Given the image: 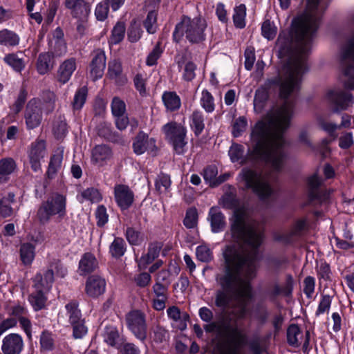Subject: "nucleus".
Returning <instances> with one entry per match:
<instances>
[{
    "label": "nucleus",
    "instance_id": "nucleus-32",
    "mask_svg": "<svg viewBox=\"0 0 354 354\" xmlns=\"http://www.w3.org/2000/svg\"><path fill=\"white\" fill-rule=\"evenodd\" d=\"M160 247L158 245H151L149 247L148 252L142 255L138 260V264L140 269H145L156 258H157L160 253Z\"/></svg>",
    "mask_w": 354,
    "mask_h": 354
},
{
    "label": "nucleus",
    "instance_id": "nucleus-36",
    "mask_svg": "<svg viewBox=\"0 0 354 354\" xmlns=\"http://www.w3.org/2000/svg\"><path fill=\"white\" fill-rule=\"evenodd\" d=\"M246 7L244 4H240L234 8L232 16L234 26L238 28H243L245 26Z\"/></svg>",
    "mask_w": 354,
    "mask_h": 354
},
{
    "label": "nucleus",
    "instance_id": "nucleus-12",
    "mask_svg": "<svg viewBox=\"0 0 354 354\" xmlns=\"http://www.w3.org/2000/svg\"><path fill=\"white\" fill-rule=\"evenodd\" d=\"M64 6L76 19L87 18L91 12V5L86 0H64Z\"/></svg>",
    "mask_w": 354,
    "mask_h": 354
},
{
    "label": "nucleus",
    "instance_id": "nucleus-64",
    "mask_svg": "<svg viewBox=\"0 0 354 354\" xmlns=\"http://www.w3.org/2000/svg\"><path fill=\"white\" fill-rule=\"evenodd\" d=\"M53 131L57 138L64 137L67 132L66 123L62 120L55 121L53 124Z\"/></svg>",
    "mask_w": 354,
    "mask_h": 354
},
{
    "label": "nucleus",
    "instance_id": "nucleus-58",
    "mask_svg": "<svg viewBox=\"0 0 354 354\" xmlns=\"http://www.w3.org/2000/svg\"><path fill=\"white\" fill-rule=\"evenodd\" d=\"M262 35L269 39H273L277 35V28L270 21H265L261 27Z\"/></svg>",
    "mask_w": 354,
    "mask_h": 354
},
{
    "label": "nucleus",
    "instance_id": "nucleus-54",
    "mask_svg": "<svg viewBox=\"0 0 354 354\" xmlns=\"http://www.w3.org/2000/svg\"><path fill=\"white\" fill-rule=\"evenodd\" d=\"M183 223L188 229H192L196 227L198 223V212L196 208H189L187 209Z\"/></svg>",
    "mask_w": 354,
    "mask_h": 354
},
{
    "label": "nucleus",
    "instance_id": "nucleus-37",
    "mask_svg": "<svg viewBox=\"0 0 354 354\" xmlns=\"http://www.w3.org/2000/svg\"><path fill=\"white\" fill-rule=\"evenodd\" d=\"M218 174L217 168L215 166L211 165L205 168L204 170L203 177L205 180L211 186H216L227 179L229 175L223 176L222 179H217L216 175Z\"/></svg>",
    "mask_w": 354,
    "mask_h": 354
},
{
    "label": "nucleus",
    "instance_id": "nucleus-6",
    "mask_svg": "<svg viewBox=\"0 0 354 354\" xmlns=\"http://www.w3.org/2000/svg\"><path fill=\"white\" fill-rule=\"evenodd\" d=\"M207 24L201 18L190 19L185 17L181 22L176 25L173 37L178 42L185 34L186 38L192 43H198L205 39V30Z\"/></svg>",
    "mask_w": 354,
    "mask_h": 354
},
{
    "label": "nucleus",
    "instance_id": "nucleus-26",
    "mask_svg": "<svg viewBox=\"0 0 354 354\" xmlns=\"http://www.w3.org/2000/svg\"><path fill=\"white\" fill-rule=\"evenodd\" d=\"M107 75L118 84H123L127 82V78L122 75L121 63L117 60L109 62Z\"/></svg>",
    "mask_w": 354,
    "mask_h": 354
},
{
    "label": "nucleus",
    "instance_id": "nucleus-51",
    "mask_svg": "<svg viewBox=\"0 0 354 354\" xmlns=\"http://www.w3.org/2000/svg\"><path fill=\"white\" fill-rule=\"evenodd\" d=\"M50 46L53 57H60L66 54L67 51L66 44L64 40H50Z\"/></svg>",
    "mask_w": 354,
    "mask_h": 354
},
{
    "label": "nucleus",
    "instance_id": "nucleus-40",
    "mask_svg": "<svg viewBox=\"0 0 354 354\" xmlns=\"http://www.w3.org/2000/svg\"><path fill=\"white\" fill-rule=\"evenodd\" d=\"M287 338L289 344L293 346H298L302 338V333L296 324L290 325L287 330Z\"/></svg>",
    "mask_w": 354,
    "mask_h": 354
},
{
    "label": "nucleus",
    "instance_id": "nucleus-27",
    "mask_svg": "<svg viewBox=\"0 0 354 354\" xmlns=\"http://www.w3.org/2000/svg\"><path fill=\"white\" fill-rule=\"evenodd\" d=\"M35 245L30 243H21L19 248L20 260L24 266L32 263L35 257Z\"/></svg>",
    "mask_w": 354,
    "mask_h": 354
},
{
    "label": "nucleus",
    "instance_id": "nucleus-44",
    "mask_svg": "<svg viewBox=\"0 0 354 354\" xmlns=\"http://www.w3.org/2000/svg\"><path fill=\"white\" fill-rule=\"evenodd\" d=\"M46 297L43 291H36L29 297V301L35 310L37 311L44 308L46 306Z\"/></svg>",
    "mask_w": 354,
    "mask_h": 354
},
{
    "label": "nucleus",
    "instance_id": "nucleus-41",
    "mask_svg": "<svg viewBox=\"0 0 354 354\" xmlns=\"http://www.w3.org/2000/svg\"><path fill=\"white\" fill-rule=\"evenodd\" d=\"M126 251V244L122 238H115L109 247L111 254L115 258H119L124 255Z\"/></svg>",
    "mask_w": 354,
    "mask_h": 354
},
{
    "label": "nucleus",
    "instance_id": "nucleus-19",
    "mask_svg": "<svg viewBox=\"0 0 354 354\" xmlns=\"http://www.w3.org/2000/svg\"><path fill=\"white\" fill-rule=\"evenodd\" d=\"M111 157L112 151L108 146L97 145L92 150L91 162L98 167H102L106 165Z\"/></svg>",
    "mask_w": 354,
    "mask_h": 354
},
{
    "label": "nucleus",
    "instance_id": "nucleus-38",
    "mask_svg": "<svg viewBox=\"0 0 354 354\" xmlns=\"http://www.w3.org/2000/svg\"><path fill=\"white\" fill-rule=\"evenodd\" d=\"M200 104L205 112L212 113L215 109V102L213 95L207 91L203 90L200 98Z\"/></svg>",
    "mask_w": 354,
    "mask_h": 354
},
{
    "label": "nucleus",
    "instance_id": "nucleus-30",
    "mask_svg": "<svg viewBox=\"0 0 354 354\" xmlns=\"http://www.w3.org/2000/svg\"><path fill=\"white\" fill-rule=\"evenodd\" d=\"M97 266L95 257L91 253H86L80 261L79 270L82 274H86L93 272Z\"/></svg>",
    "mask_w": 354,
    "mask_h": 354
},
{
    "label": "nucleus",
    "instance_id": "nucleus-21",
    "mask_svg": "<svg viewBox=\"0 0 354 354\" xmlns=\"http://www.w3.org/2000/svg\"><path fill=\"white\" fill-rule=\"evenodd\" d=\"M106 66V56L103 51H96L91 64V76L93 80L102 77Z\"/></svg>",
    "mask_w": 354,
    "mask_h": 354
},
{
    "label": "nucleus",
    "instance_id": "nucleus-2",
    "mask_svg": "<svg viewBox=\"0 0 354 354\" xmlns=\"http://www.w3.org/2000/svg\"><path fill=\"white\" fill-rule=\"evenodd\" d=\"M293 102L286 100L280 107L272 110L252 128L247 153L243 145L234 143L228 154L232 162L243 165L265 161L274 171L284 166L286 157L283 134L289 127L294 115Z\"/></svg>",
    "mask_w": 354,
    "mask_h": 354
},
{
    "label": "nucleus",
    "instance_id": "nucleus-13",
    "mask_svg": "<svg viewBox=\"0 0 354 354\" xmlns=\"http://www.w3.org/2000/svg\"><path fill=\"white\" fill-rule=\"evenodd\" d=\"M24 348V341L21 335L10 333L3 339L1 351L4 354H20Z\"/></svg>",
    "mask_w": 354,
    "mask_h": 354
},
{
    "label": "nucleus",
    "instance_id": "nucleus-35",
    "mask_svg": "<svg viewBox=\"0 0 354 354\" xmlns=\"http://www.w3.org/2000/svg\"><path fill=\"white\" fill-rule=\"evenodd\" d=\"M66 316L71 324H76L82 320V316L80 310L78 308V304L76 301H71L65 306Z\"/></svg>",
    "mask_w": 354,
    "mask_h": 354
},
{
    "label": "nucleus",
    "instance_id": "nucleus-61",
    "mask_svg": "<svg viewBox=\"0 0 354 354\" xmlns=\"http://www.w3.org/2000/svg\"><path fill=\"white\" fill-rule=\"evenodd\" d=\"M170 178L166 174L159 176L156 180V188L160 193L166 192L170 187Z\"/></svg>",
    "mask_w": 354,
    "mask_h": 354
},
{
    "label": "nucleus",
    "instance_id": "nucleus-9",
    "mask_svg": "<svg viewBox=\"0 0 354 354\" xmlns=\"http://www.w3.org/2000/svg\"><path fill=\"white\" fill-rule=\"evenodd\" d=\"M129 329L141 341L147 337V324L145 315L139 310L130 312L126 317Z\"/></svg>",
    "mask_w": 354,
    "mask_h": 354
},
{
    "label": "nucleus",
    "instance_id": "nucleus-1",
    "mask_svg": "<svg viewBox=\"0 0 354 354\" xmlns=\"http://www.w3.org/2000/svg\"><path fill=\"white\" fill-rule=\"evenodd\" d=\"M232 243L223 251L225 272L216 277L223 290L216 292L215 304L225 308L230 297H247L250 295V283L256 275L257 248L263 241L260 224L253 220L248 210H234L231 225Z\"/></svg>",
    "mask_w": 354,
    "mask_h": 354
},
{
    "label": "nucleus",
    "instance_id": "nucleus-47",
    "mask_svg": "<svg viewBox=\"0 0 354 354\" xmlns=\"http://www.w3.org/2000/svg\"><path fill=\"white\" fill-rule=\"evenodd\" d=\"M103 338L104 342L109 345L111 346H115L119 339V334L117 328L114 326H106L104 328Z\"/></svg>",
    "mask_w": 354,
    "mask_h": 354
},
{
    "label": "nucleus",
    "instance_id": "nucleus-11",
    "mask_svg": "<svg viewBox=\"0 0 354 354\" xmlns=\"http://www.w3.org/2000/svg\"><path fill=\"white\" fill-rule=\"evenodd\" d=\"M46 154V143L44 140H37L31 145L28 157L31 168L34 171H41V160Z\"/></svg>",
    "mask_w": 354,
    "mask_h": 354
},
{
    "label": "nucleus",
    "instance_id": "nucleus-59",
    "mask_svg": "<svg viewBox=\"0 0 354 354\" xmlns=\"http://www.w3.org/2000/svg\"><path fill=\"white\" fill-rule=\"evenodd\" d=\"M126 237L131 245H139L143 240V236L140 232L132 227L127 228Z\"/></svg>",
    "mask_w": 354,
    "mask_h": 354
},
{
    "label": "nucleus",
    "instance_id": "nucleus-52",
    "mask_svg": "<svg viewBox=\"0 0 354 354\" xmlns=\"http://www.w3.org/2000/svg\"><path fill=\"white\" fill-rule=\"evenodd\" d=\"M268 97V92L264 88L257 90L254 99V109L256 112H261L263 108L264 103Z\"/></svg>",
    "mask_w": 354,
    "mask_h": 354
},
{
    "label": "nucleus",
    "instance_id": "nucleus-45",
    "mask_svg": "<svg viewBox=\"0 0 354 354\" xmlns=\"http://www.w3.org/2000/svg\"><path fill=\"white\" fill-rule=\"evenodd\" d=\"M41 350L42 351H50L55 348V339L52 333L44 331L40 335L39 339Z\"/></svg>",
    "mask_w": 354,
    "mask_h": 354
},
{
    "label": "nucleus",
    "instance_id": "nucleus-23",
    "mask_svg": "<svg viewBox=\"0 0 354 354\" xmlns=\"http://www.w3.org/2000/svg\"><path fill=\"white\" fill-rule=\"evenodd\" d=\"M16 169L17 163L12 158L0 159V184L7 183Z\"/></svg>",
    "mask_w": 354,
    "mask_h": 354
},
{
    "label": "nucleus",
    "instance_id": "nucleus-5",
    "mask_svg": "<svg viewBox=\"0 0 354 354\" xmlns=\"http://www.w3.org/2000/svg\"><path fill=\"white\" fill-rule=\"evenodd\" d=\"M56 100L55 94L51 91L44 93L43 100L32 99L27 104L25 113L26 124L28 129H32L37 127L41 121V110L46 113L53 111L55 109Z\"/></svg>",
    "mask_w": 354,
    "mask_h": 354
},
{
    "label": "nucleus",
    "instance_id": "nucleus-63",
    "mask_svg": "<svg viewBox=\"0 0 354 354\" xmlns=\"http://www.w3.org/2000/svg\"><path fill=\"white\" fill-rule=\"evenodd\" d=\"M73 329V337L76 339L82 338L87 333V327L84 325V319L72 324Z\"/></svg>",
    "mask_w": 354,
    "mask_h": 354
},
{
    "label": "nucleus",
    "instance_id": "nucleus-62",
    "mask_svg": "<svg viewBox=\"0 0 354 354\" xmlns=\"http://www.w3.org/2000/svg\"><path fill=\"white\" fill-rule=\"evenodd\" d=\"M142 30L136 21L132 23L128 30L127 35L131 42H136L141 37Z\"/></svg>",
    "mask_w": 354,
    "mask_h": 354
},
{
    "label": "nucleus",
    "instance_id": "nucleus-29",
    "mask_svg": "<svg viewBox=\"0 0 354 354\" xmlns=\"http://www.w3.org/2000/svg\"><path fill=\"white\" fill-rule=\"evenodd\" d=\"M63 151H59L53 154L50 160L46 176L49 179L54 178L60 170L62 165Z\"/></svg>",
    "mask_w": 354,
    "mask_h": 354
},
{
    "label": "nucleus",
    "instance_id": "nucleus-14",
    "mask_svg": "<svg viewBox=\"0 0 354 354\" xmlns=\"http://www.w3.org/2000/svg\"><path fill=\"white\" fill-rule=\"evenodd\" d=\"M115 199L122 209H127L133 203L134 195L130 188L124 185H116L114 188Z\"/></svg>",
    "mask_w": 354,
    "mask_h": 354
},
{
    "label": "nucleus",
    "instance_id": "nucleus-48",
    "mask_svg": "<svg viewBox=\"0 0 354 354\" xmlns=\"http://www.w3.org/2000/svg\"><path fill=\"white\" fill-rule=\"evenodd\" d=\"M251 297V286H250V295L247 297H239V306L232 310V314L236 319H243L246 314L247 301Z\"/></svg>",
    "mask_w": 354,
    "mask_h": 354
},
{
    "label": "nucleus",
    "instance_id": "nucleus-49",
    "mask_svg": "<svg viewBox=\"0 0 354 354\" xmlns=\"http://www.w3.org/2000/svg\"><path fill=\"white\" fill-rule=\"evenodd\" d=\"M3 60L8 65L18 72L22 71L25 66L24 60L13 53L6 55Z\"/></svg>",
    "mask_w": 354,
    "mask_h": 354
},
{
    "label": "nucleus",
    "instance_id": "nucleus-33",
    "mask_svg": "<svg viewBox=\"0 0 354 354\" xmlns=\"http://www.w3.org/2000/svg\"><path fill=\"white\" fill-rule=\"evenodd\" d=\"M162 98L166 109L170 111L178 110L180 107V98L175 92H165Z\"/></svg>",
    "mask_w": 354,
    "mask_h": 354
},
{
    "label": "nucleus",
    "instance_id": "nucleus-18",
    "mask_svg": "<svg viewBox=\"0 0 354 354\" xmlns=\"http://www.w3.org/2000/svg\"><path fill=\"white\" fill-rule=\"evenodd\" d=\"M54 282V274L52 269H48L44 276L37 273L33 279V287L36 291L48 292L50 290Z\"/></svg>",
    "mask_w": 354,
    "mask_h": 354
},
{
    "label": "nucleus",
    "instance_id": "nucleus-24",
    "mask_svg": "<svg viewBox=\"0 0 354 354\" xmlns=\"http://www.w3.org/2000/svg\"><path fill=\"white\" fill-rule=\"evenodd\" d=\"M208 219L210 221L212 230L214 233L222 231L225 226V219L218 207H212L209 211Z\"/></svg>",
    "mask_w": 354,
    "mask_h": 354
},
{
    "label": "nucleus",
    "instance_id": "nucleus-31",
    "mask_svg": "<svg viewBox=\"0 0 354 354\" xmlns=\"http://www.w3.org/2000/svg\"><path fill=\"white\" fill-rule=\"evenodd\" d=\"M53 57L50 53H44L39 55L37 70L39 74L44 75L53 68Z\"/></svg>",
    "mask_w": 354,
    "mask_h": 354
},
{
    "label": "nucleus",
    "instance_id": "nucleus-10",
    "mask_svg": "<svg viewBox=\"0 0 354 354\" xmlns=\"http://www.w3.org/2000/svg\"><path fill=\"white\" fill-rule=\"evenodd\" d=\"M245 341V335L241 330L237 327L229 328L225 354H241L239 349Z\"/></svg>",
    "mask_w": 354,
    "mask_h": 354
},
{
    "label": "nucleus",
    "instance_id": "nucleus-53",
    "mask_svg": "<svg viewBox=\"0 0 354 354\" xmlns=\"http://www.w3.org/2000/svg\"><path fill=\"white\" fill-rule=\"evenodd\" d=\"M196 254L198 260L202 262H209L213 259L212 252L206 245H198L196 249Z\"/></svg>",
    "mask_w": 354,
    "mask_h": 354
},
{
    "label": "nucleus",
    "instance_id": "nucleus-60",
    "mask_svg": "<svg viewBox=\"0 0 354 354\" xmlns=\"http://www.w3.org/2000/svg\"><path fill=\"white\" fill-rule=\"evenodd\" d=\"M157 14L154 10L149 11L145 21V27L149 33H154L156 30Z\"/></svg>",
    "mask_w": 354,
    "mask_h": 354
},
{
    "label": "nucleus",
    "instance_id": "nucleus-20",
    "mask_svg": "<svg viewBox=\"0 0 354 354\" xmlns=\"http://www.w3.org/2000/svg\"><path fill=\"white\" fill-rule=\"evenodd\" d=\"M133 147L137 155H141L145 151H153L156 147L155 141L145 133H140L136 136Z\"/></svg>",
    "mask_w": 354,
    "mask_h": 354
},
{
    "label": "nucleus",
    "instance_id": "nucleus-34",
    "mask_svg": "<svg viewBox=\"0 0 354 354\" xmlns=\"http://www.w3.org/2000/svg\"><path fill=\"white\" fill-rule=\"evenodd\" d=\"M189 124L192 130L196 136H198L205 128L204 118L202 112L195 111L189 119Z\"/></svg>",
    "mask_w": 354,
    "mask_h": 354
},
{
    "label": "nucleus",
    "instance_id": "nucleus-7",
    "mask_svg": "<svg viewBox=\"0 0 354 354\" xmlns=\"http://www.w3.org/2000/svg\"><path fill=\"white\" fill-rule=\"evenodd\" d=\"M339 64L346 88H354V32L339 50Z\"/></svg>",
    "mask_w": 354,
    "mask_h": 354
},
{
    "label": "nucleus",
    "instance_id": "nucleus-50",
    "mask_svg": "<svg viewBox=\"0 0 354 354\" xmlns=\"http://www.w3.org/2000/svg\"><path fill=\"white\" fill-rule=\"evenodd\" d=\"M88 93V89L86 86L80 88L75 93L73 102V107L75 110H79L84 106Z\"/></svg>",
    "mask_w": 354,
    "mask_h": 354
},
{
    "label": "nucleus",
    "instance_id": "nucleus-43",
    "mask_svg": "<svg viewBox=\"0 0 354 354\" xmlns=\"http://www.w3.org/2000/svg\"><path fill=\"white\" fill-rule=\"evenodd\" d=\"M248 127V120L245 117L240 116L232 121V134L237 138L242 135Z\"/></svg>",
    "mask_w": 354,
    "mask_h": 354
},
{
    "label": "nucleus",
    "instance_id": "nucleus-8",
    "mask_svg": "<svg viewBox=\"0 0 354 354\" xmlns=\"http://www.w3.org/2000/svg\"><path fill=\"white\" fill-rule=\"evenodd\" d=\"M66 214V198L60 194H53L39 207L37 217L41 223H48L50 217L57 215L64 218Z\"/></svg>",
    "mask_w": 354,
    "mask_h": 354
},
{
    "label": "nucleus",
    "instance_id": "nucleus-56",
    "mask_svg": "<svg viewBox=\"0 0 354 354\" xmlns=\"http://www.w3.org/2000/svg\"><path fill=\"white\" fill-rule=\"evenodd\" d=\"M111 107L113 116H122V115L126 113V104L124 102L118 97L113 98Z\"/></svg>",
    "mask_w": 354,
    "mask_h": 354
},
{
    "label": "nucleus",
    "instance_id": "nucleus-39",
    "mask_svg": "<svg viewBox=\"0 0 354 354\" xmlns=\"http://www.w3.org/2000/svg\"><path fill=\"white\" fill-rule=\"evenodd\" d=\"M15 195L9 193L0 199V214L3 217L10 216L12 214V203L14 202Z\"/></svg>",
    "mask_w": 354,
    "mask_h": 354
},
{
    "label": "nucleus",
    "instance_id": "nucleus-17",
    "mask_svg": "<svg viewBox=\"0 0 354 354\" xmlns=\"http://www.w3.org/2000/svg\"><path fill=\"white\" fill-rule=\"evenodd\" d=\"M105 280L98 276L90 277L86 283V293L93 298H96L105 292Z\"/></svg>",
    "mask_w": 354,
    "mask_h": 354
},
{
    "label": "nucleus",
    "instance_id": "nucleus-57",
    "mask_svg": "<svg viewBox=\"0 0 354 354\" xmlns=\"http://www.w3.org/2000/svg\"><path fill=\"white\" fill-rule=\"evenodd\" d=\"M332 302V298L328 295H322L319 303L315 316L319 317L329 311Z\"/></svg>",
    "mask_w": 354,
    "mask_h": 354
},
{
    "label": "nucleus",
    "instance_id": "nucleus-28",
    "mask_svg": "<svg viewBox=\"0 0 354 354\" xmlns=\"http://www.w3.org/2000/svg\"><path fill=\"white\" fill-rule=\"evenodd\" d=\"M20 37L15 32L8 29L0 30V45L8 48H13L19 44Z\"/></svg>",
    "mask_w": 354,
    "mask_h": 354
},
{
    "label": "nucleus",
    "instance_id": "nucleus-25",
    "mask_svg": "<svg viewBox=\"0 0 354 354\" xmlns=\"http://www.w3.org/2000/svg\"><path fill=\"white\" fill-rule=\"evenodd\" d=\"M162 130L169 142L180 137H186L185 127L176 122H169L163 126Z\"/></svg>",
    "mask_w": 354,
    "mask_h": 354
},
{
    "label": "nucleus",
    "instance_id": "nucleus-15",
    "mask_svg": "<svg viewBox=\"0 0 354 354\" xmlns=\"http://www.w3.org/2000/svg\"><path fill=\"white\" fill-rule=\"evenodd\" d=\"M327 100L334 106V111L346 109L353 103L351 94L344 92L330 91L327 94Z\"/></svg>",
    "mask_w": 354,
    "mask_h": 354
},
{
    "label": "nucleus",
    "instance_id": "nucleus-42",
    "mask_svg": "<svg viewBox=\"0 0 354 354\" xmlns=\"http://www.w3.org/2000/svg\"><path fill=\"white\" fill-rule=\"evenodd\" d=\"M125 25L123 22L118 21L113 27L109 39L111 44H118L124 38L125 34Z\"/></svg>",
    "mask_w": 354,
    "mask_h": 354
},
{
    "label": "nucleus",
    "instance_id": "nucleus-55",
    "mask_svg": "<svg viewBox=\"0 0 354 354\" xmlns=\"http://www.w3.org/2000/svg\"><path fill=\"white\" fill-rule=\"evenodd\" d=\"M109 5L106 1L98 3L95 8V16L98 21H104L108 17Z\"/></svg>",
    "mask_w": 354,
    "mask_h": 354
},
{
    "label": "nucleus",
    "instance_id": "nucleus-4",
    "mask_svg": "<svg viewBox=\"0 0 354 354\" xmlns=\"http://www.w3.org/2000/svg\"><path fill=\"white\" fill-rule=\"evenodd\" d=\"M237 181L244 189H251L262 201L271 198L274 194L266 172L244 167L239 174Z\"/></svg>",
    "mask_w": 354,
    "mask_h": 354
},
{
    "label": "nucleus",
    "instance_id": "nucleus-46",
    "mask_svg": "<svg viewBox=\"0 0 354 354\" xmlns=\"http://www.w3.org/2000/svg\"><path fill=\"white\" fill-rule=\"evenodd\" d=\"M102 199L100 192L93 187L87 188L82 192L79 201L83 203L84 201H89L92 203H97Z\"/></svg>",
    "mask_w": 354,
    "mask_h": 354
},
{
    "label": "nucleus",
    "instance_id": "nucleus-16",
    "mask_svg": "<svg viewBox=\"0 0 354 354\" xmlns=\"http://www.w3.org/2000/svg\"><path fill=\"white\" fill-rule=\"evenodd\" d=\"M76 68V59L73 57L66 59L58 67L57 72V81L62 84L67 83Z\"/></svg>",
    "mask_w": 354,
    "mask_h": 354
},
{
    "label": "nucleus",
    "instance_id": "nucleus-22",
    "mask_svg": "<svg viewBox=\"0 0 354 354\" xmlns=\"http://www.w3.org/2000/svg\"><path fill=\"white\" fill-rule=\"evenodd\" d=\"M168 317L173 321L172 325L178 330H184L187 328L189 315L182 313L176 306H171L167 310Z\"/></svg>",
    "mask_w": 354,
    "mask_h": 354
},
{
    "label": "nucleus",
    "instance_id": "nucleus-3",
    "mask_svg": "<svg viewBox=\"0 0 354 354\" xmlns=\"http://www.w3.org/2000/svg\"><path fill=\"white\" fill-rule=\"evenodd\" d=\"M325 9L323 0H306L305 11L293 20L291 37L295 40L294 50L283 74L275 80L279 88H300L303 75L308 69L306 59Z\"/></svg>",
    "mask_w": 354,
    "mask_h": 354
}]
</instances>
